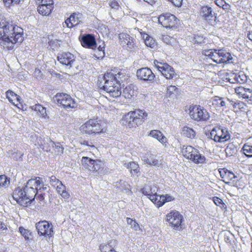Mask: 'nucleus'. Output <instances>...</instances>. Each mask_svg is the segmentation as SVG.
Masks as SVG:
<instances>
[{"label":"nucleus","instance_id":"f257e3e1","mask_svg":"<svg viewBox=\"0 0 252 252\" xmlns=\"http://www.w3.org/2000/svg\"><path fill=\"white\" fill-rule=\"evenodd\" d=\"M23 40L22 28L11 21L2 19L0 21V45L12 50L15 44L22 43Z\"/></svg>","mask_w":252,"mask_h":252},{"label":"nucleus","instance_id":"f03ea898","mask_svg":"<svg viewBox=\"0 0 252 252\" xmlns=\"http://www.w3.org/2000/svg\"><path fill=\"white\" fill-rule=\"evenodd\" d=\"M43 186V182L39 177L29 180L24 188H16L13 193V198L23 206H26L34 200L36 189L39 186Z\"/></svg>","mask_w":252,"mask_h":252},{"label":"nucleus","instance_id":"7ed1b4c3","mask_svg":"<svg viewBox=\"0 0 252 252\" xmlns=\"http://www.w3.org/2000/svg\"><path fill=\"white\" fill-rule=\"evenodd\" d=\"M147 115L144 111H129L123 117L121 123L126 127L132 128L141 125Z\"/></svg>","mask_w":252,"mask_h":252},{"label":"nucleus","instance_id":"20e7f679","mask_svg":"<svg viewBox=\"0 0 252 252\" xmlns=\"http://www.w3.org/2000/svg\"><path fill=\"white\" fill-rule=\"evenodd\" d=\"M122 75L121 72H118L117 74H114L112 72H107L104 75L101 77H98L97 85L101 90L105 91V88L106 86H112L115 85L116 82H120L117 79H120V76Z\"/></svg>","mask_w":252,"mask_h":252},{"label":"nucleus","instance_id":"39448f33","mask_svg":"<svg viewBox=\"0 0 252 252\" xmlns=\"http://www.w3.org/2000/svg\"><path fill=\"white\" fill-rule=\"evenodd\" d=\"M199 15L203 20L212 26H216L219 21L217 20V14L213 11L211 7L208 5L201 7L199 10Z\"/></svg>","mask_w":252,"mask_h":252},{"label":"nucleus","instance_id":"423d86ee","mask_svg":"<svg viewBox=\"0 0 252 252\" xmlns=\"http://www.w3.org/2000/svg\"><path fill=\"white\" fill-rule=\"evenodd\" d=\"M210 137L215 142L223 143L230 138V135L226 128L216 126L211 130Z\"/></svg>","mask_w":252,"mask_h":252},{"label":"nucleus","instance_id":"0eeeda50","mask_svg":"<svg viewBox=\"0 0 252 252\" xmlns=\"http://www.w3.org/2000/svg\"><path fill=\"white\" fill-rule=\"evenodd\" d=\"M82 132L88 134H96L103 132L102 126L95 120L91 119L81 127Z\"/></svg>","mask_w":252,"mask_h":252},{"label":"nucleus","instance_id":"6e6552de","mask_svg":"<svg viewBox=\"0 0 252 252\" xmlns=\"http://www.w3.org/2000/svg\"><path fill=\"white\" fill-rule=\"evenodd\" d=\"M55 98L57 103L64 109L75 108L77 106V103L75 100L66 94L58 93L55 95Z\"/></svg>","mask_w":252,"mask_h":252},{"label":"nucleus","instance_id":"1a4fd4ad","mask_svg":"<svg viewBox=\"0 0 252 252\" xmlns=\"http://www.w3.org/2000/svg\"><path fill=\"white\" fill-rule=\"evenodd\" d=\"M158 21L165 28L173 29L177 27L176 25L179 20L174 15L165 13L158 17Z\"/></svg>","mask_w":252,"mask_h":252},{"label":"nucleus","instance_id":"9d476101","mask_svg":"<svg viewBox=\"0 0 252 252\" xmlns=\"http://www.w3.org/2000/svg\"><path fill=\"white\" fill-rule=\"evenodd\" d=\"M166 221H168L174 229H178L181 228L183 220V216L176 211H172L167 214Z\"/></svg>","mask_w":252,"mask_h":252},{"label":"nucleus","instance_id":"9b49d317","mask_svg":"<svg viewBox=\"0 0 252 252\" xmlns=\"http://www.w3.org/2000/svg\"><path fill=\"white\" fill-rule=\"evenodd\" d=\"M35 226L38 234L41 236L51 237L54 234L52 225L47 221H40L36 223Z\"/></svg>","mask_w":252,"mask_h":252},{"label":"nucleus","instance_id":"f8f14e48","mask_svg":"<svg viewBox=\"0 0 252 252\" xmlns=\"http://www.w3.org/2000/svg\"><path fill=\"white\" fill-rule=\"evenodd\" d=\"M136 75L138 79L149 83L153 82L156 76L148 67H143L137 70Z\"/></svg>","mask_w":252,"mask_h":252},{"label":"nucleus","instance_id":"ddd939ff","mask_svg":"<svg viewBox=\"0 0 252 252\" xmlns=\"http://www.w3.org/2000/svg\"><path fill=\"white\" fill-rule=\"evenodd\" d=\"M82 45L85 48L94 50L96 48L97 43L94 36L92 34H86L80 37Z\"/></svg>","mask_w":252,"mask_h":252},{"label":"nucleus","instance_id":"4468645a","mask_svg":"<svg viewBox=\"0 0 252 252\" xmlns=\"http://www.w3.org/2000/svg\"><path fill=\"white\" fill-rule=\"evenodd\" d=\"M57 59L61 63L69 66V68L72 66L73 63L75 61L74 56L69 52L59 54Z\"/></svg>","mask_w":252,"mask_h":252},{"label":"nucleus","instance_id":"2eb2a0df","mask_svg":"<svg viewBox=\"0 0 252 252\" xmlns=\"http://www.w3.org/2000/svg\"><path fill=\"white\" fill-rule=\"evenodd\" d=\"M106 86L105 91L109 93L110 95L113 97H117L122 94L120 84L119 82H116L115 85L112 86Z\"/></svg>","mask_w":252,"mask_h":252},{"label":"nucleus","instance_id":"dca6fc26","mask_svg":"<svg viewBox=\"0 0 252 252\" xmlns=\"http://www.w3.org/2000/svg\"><path fill=\"white\" fill-rule=\"evenodd\" d=\"M219 172L222 181L226 184L229 185L231 180L237 177L232 172L226 168L220 169Z\"/></svg>","mask_w":252,"mask_h":252},{"label":"nucleus","instance_id":"f3484780","mask_svg":"<svg viewBox=\"0 0 252 252\" xmlns=\"http://www.w3.org/2000/svg\"><path fill=\"white\" fill-rule=\"evenodd\" d=\"M38 142V146L44 151L47 152H51L52 147H53L54 142L48 137H43Z\"/></svg>","mask_w":252,"mask_h":252},{"label":"nucleus","instance_id":"a211bd4d","mask_svg":"<svg viewBox=\"0 0 252 252\" xmlns=\"http://www.w3.org/2000/svg\"><path fill=\"white\" fill-rule=\"evenodd\" d=\"M142 159L145 162L150 165L159 166L161 164L160 161L157 158V156L152 154H147L143 157Z\"/></svg>","mask_w":252,"mask_h":252},{"label":"nucleus","instance_id":"6ab92c4d","mask_svg":"<svg viewBox=\"0 0 252 252\" xmlns=\"http://www.w3.org/2000/svg\"><path fill=\"white\" fill-rule=\"evenodd\" d=\"M163 68L160 70V72L162 73L166 79H172L175 75L174 68L168 64L164 65L162 66Z\"/></svg>","mask_w":252,"mask_h":252},{"label":"nucleus","instance_id":"aec40b11","mask_svg":"<svg viewBox=\"0 0 252 252\" xmlns=\"http://www.w3.org/2000/svg\"><path fill=\"white\" fill-rule=\"evenodd\" d=\"M135 88V86L132 84L126 86L123 89V92H122V94L126 98H131L136 93Z\"/></svg>","mask_w":252,"mask_h":252},{"label":"nucleus","instance_id":"412c9836","mask_svg":"<svg viewBox=\"0 0 252 252\" xmlns=\"http://www.w3.org/2000/svg\"><path fill=\"white\" fill-rule=\"evenodd\" d=\"M206 158L200 154L196 149L192 156H190V159L193 162L196 164H202L206 163Z\"/></svg>","mask_w":252,"mask_h":252},{"label":"nucleus","instance_id":"4be33fe9","mask_svg":"<svg viewBox=\"0 0 252 252\" xmlns=\"http://www.w3.org/2000/svg\"><path fill=\"white\" fill-rule=\"evenodd\" d=\"M53 8L54 5L53 4L47 5H39L37 7V11L41 15L48 16L52 12Z\"/></svg>","mask_w":252,"mask_h":252},{"label":"nucleus","instance_id":"5701e85b","mask_svg":"<svg viewBox=\"0 0 252 252\" xmlns=\"http://www.w3.org/2000/svg\"><path fill=\"white\" fill-rule=\"evenodd\" d=\"M196 149L194 148L191 146H183L182 148L181 152L183 156L188 159H190V156H192Z\"/></svg>","mask_w":252,"mask_h":252},{"label":"nucleus","instance_id":"b1692460","mask_svg":"<svg viewBox=\"0 0 252 252\" xmlns=\"http://www.w3.org/2000/svg\"><path fill=\"white\" fill-rule=\"evenodd\" d=\"M56 188L57 191L62 197L65 199L69 198L70 195L66 190V187L63 184L62 182L59 183Z\"/></svg>","mask_w":252,"mask_h":252},{"label":"nucleus","instance_id":"393cba45","mask_svg":"<svg viewBox=\"0 0 252 252\" xmlns=\"http://www.w3.org/2000/svg\"><path fill=\"white\" fill-rule=\"evenodd\" d=\"M220 58L218 62H220V63H229L232 59L231 54L224 50L220 49Z\"/></svg>","mask_w":252,"mask_h":252},{"label":"nucleus","instance_id":"a878e982","mask_svg":"<svg viewBox=\"0 0 252 252\" xmlns=\"http://www.w3.org/2000/svg\"><path fill=\"white\" fill-rule=\"evenodd\" d=\"M181 133L183 135L189 138H193L195 136L194 130L188 126H184L182 128Z\"/></svg>","mask_w":252,"mask_h":252},{"label":"nucleus","instance_id":"bb28decb","mask_svg":"<svg viewBox=\"0 0 252 252\" xmlns=\"http://www.w3.org/2000/svg\"><path fill=\"white\" fill-rule=\"evenodd\" d=\"M95 160L92 159L87 157H83L81 160L82 165L85 168L88 169L89 170H92V166L94 164Z\"/></svg>","mask_w":252,"mask_h":252},{"label":"nucleus","instance_id":"cd10ccee","mask_svg":"<svg viewBox=\"0 0 252 252\" xmlns=\"http://www.w3.org/2000/svg\"><path fill=\"white\" fill-rule=\"evenodd\" d=\"M150 135L158 140L161 143H165L166 140V138L162 135L161 132L158 130H151Z\"/></svg>","mask_w":252,"mask_h":252},{"label":"nucleus","instance_id":"c85d7f7f","mask_svg":"<svg viewBox=\"0 0 252 252\" xmlns=\"http://www.w3.org/2000/svg\"><path fill=\"white\" fill-rule=\"evenodd\" d=\"M115 186L121 190H125L126 192L130 191L129 185L125 181L120 180L119 182H115Z\"/></svg>","mask_w":252,"mask_h":252},{"label":"nucleus","instance_id":"c756f323","mask_svg":"<svg viewBox=\"0 0 252 252\" xmlns=\"http://www.w3.org/2000/svg\"><path fill=\"white\" fill-rule=\"evenodd\" d=\"M103 165V164L101 161L98 160H95L93 165L92 166L91 171L99 173L102 170Z\"/></svg>","mask_w":252,"mask_h":252},{"label":"nucleus","instance_id":"7c9ffc66","mask_svg":"<svg viewBox=\"0 0 252 252\" xmlns=\"http://www.w3.org/2000/svg\"><path fill=\"white\" fill-rule=\"evenodd\" d=\"M16 94L14 92L11 90H8L6 92V95L9 101L12 103L13 105L17 106L18 108H20V107L18 106V104H15V98L16 97Z\"/></svg>","mask_w":252,"mask_h":252},{"label":"nucleus","instance_id":"2f4dec72","mask_svg":"<svg viewBox=\"0 0 252 252\" xmlns=\"http://www.w3.org/2000/svg\"><path fill=\"white\" fill-rule=\"evenodd\" d=\"M226 104V102L223 100L222 98L218 97V98L214 99L212 102V105L215 107L216 110L219 108L224 106Z\"/></svg>","mask_w":252,"mask_h":252},{"label":"nucleus","instance_id":"473e14b6","mask_svg":"<svg viewBox=\"0 0 252 252\" xmlns=\"http://www.w3.org/2000/svg\"><path fill=\"white\" fill-rule=\"evenodd\" d=\"M10 184V178L5 175H0V188H6Z\"/></svg>","mask_w":252,"mask_h":252},{"label":"nucleus","instance_id":"72a5a7b5","mask_svg":"<svg viewBox=\"0 0 252 252\" xmlns=\"http://www.w3.org/2000/svg\"><path fill=\"white\" fill-rule=\"evenodd\" d=\"M128 168L129 169L131 174L133 175L136 174L139 172L138 164L134 162H130L128 164Z\"/></svg>","mask_w":252,"mask_h":252},{"label":"nucleus","instance_id":"f704fd0d","mask_svg":"<svg viewBox=\"0 0 252 252\" xmlns=\"http://www.w3.org/2000/svg\"><path fill=\"white\" fill-rule=\"evenodd\" d=\"M144 42L146 45L151 48H153L156 45L155 40L148 34H146V36H143Z\"/></svg>","mask_w":252,"mask_h":252},{"label":"nucleus","instance_id":"c9c22d12","mask_svg":"<svg viewBox=\"0 0 252 252\" xmlns=\"http://www.w3.org/2000/svg\"><path fill=\"white\" fill-rule=\"evenodd\" d=\"M242 150L244 154L248 157H252V144L249 145L248 143L244 145Z\"/></svg>","mask_w":252,"mask_h":252},{"label":"nucleus","instance_id":"e433bc0d","mask_svg":"<svg viewBox=\"0 0 252 252\" xmlns=\"http://www.w3.org/2000/svg\"><path fill=\"white\" fill-rule=\"evenodd\" d=\"M71 18L73 19L72 21L74 24V26L77 25L82 22V14L80 13H73L71 14Z\"/></svg>","mask_w":252,"mask_h":252},{"label":"nucleus","instance_id":"4c0bfd02","mask_svg":"<svg viewBox=\"0 0 252 252\" xmlns=\"http://www.w3.org/2000/svg\"><path fill=\"white\" fill-rule=\"evenodd\" d=\"M220 58V50L214 49L213 53L211 54V59H212L214 63H220V62H218Z\"/></svg>","mask_w":252,"mask_h":252},{"label":"nucleus","instance_id":"58836bf2","mask_svg":"<svg viewBox=\"0 0 252 252\" xmlns=\"http://www.w3.org/2000/svg\"><path fill=\"white\" fill-rule=\"evenodd\" d=\"M234 80L240 84L244 83L247 80V77L243 73L242 74L237 75L235 74Z\"/></svg>","mask_w":252,"mask_h":252},{"label":"nucleus","instance_id":"ea45409f","mask_svg":"<svg viewBox=\"0 0 252 252\" xmlns=\"http://www.w3.org/2000/svg\"><path fill=\"white\" fill-rule=\"evenodd\" d=\"M203 111H189V115L191 119L197 121H200V115L199 114H201Z\"/></svg>","mask_w":252,"mask_h":252},{"label":"nucleus","instance_id":"a19ab883","mask_svg":"<svg viewBox=\"0 0 252 252\" xmlns=\"http://www.w3.org/2000/svg\"><path fill=\"white\" fill-rule=\"evenodd\" d=\"M119 38L120 39H123V40L122 41V42H124V44H126L127 41L130 40V39L132 38L129 35L122 33L120 34Z\"/></svg>","mask_w":252,"mask_h":252},{"label":"nucleus","instance_id":"79ce46f5","mask_svg":"<svg viewBox=\"0 0 252 252\" xmlns=\"http://www.w3.org/2000/svg\"><path fill=\"white\" fill-rule=\"evenodd\" d=\"M20 233L25 237L26 239H28L31 233L29 230L21 226L19 228Z\"/></svg>","mask_w":252,"mask_h":252},{"label":"nucleus","instance_id":"37998d69","mask_svg":"<svg viewBox=\"0 0 252 252\" xmlns=\"http://www.w3.org/2000/svg\"><path fill=\"white\" fill-rule=\"evenodd\" d=\"M161 201H159L161 203L159 205H163L165 202H169L173 200L174 199V197L173 196L168 195L166 194L165 196L161 195Z\"/></svg>","mask_w":252,"mask_h":252},{"label":"nucleus","instance_id":"c03bdc74","mask_svg":"<svg viewBox=\"0 0 252 252\" xmlns=\"http://www.w3.org/2000/svg\"><path fill=\"white\" fill-rule=\"evenodd\" d=\"M227 102L228 103L227 104V105L229 104L233 105V108L236 109H240L241 108H243V105L244 103L242 102H238L237 103L234 102L233 101H229L228 99L227 100Z\"/></svg>","mask_w":252,"mask_h":252},{"label":"nucleus","instance_id":"a18cd8bd","mask_svg":"<svg viewBox=\"0 0 252 252\" xmlns=\"http://www.w3.org/2000/svg\"><path fill=\"white\" fill-rule=\"evenodd\" d=\"M21 0H3L5 5L9 7L11 5L18 4L20 2Z\"/></svg>","mask_w":252,"mask_h":252},{"label":"nucleus","instance_id":"49530a36","mask_svg":"<svg viewBox=\"0 0 252 252\" xmlns=\"http://www.w3.org/2000/svg\"><path fill=\"white\" fill-rule=\"evenodd\" d=\"M52 148H53L55 153L58 155L62 154L63 151V148L62 146L59 145H56L55 143L53 147H52Z\"/></svg>","mask_w":252,"mask_h":252},{"label":"nucleus","instance_id":"de8ad7c7","mask_svg":"<svg viewBox=\"0 0 252 252\" xmlns=\"http://www.w3.org/2000/svg\"><path fill=\"white\" fill-rule=\"evenodd\" d=\"M50 183L54 187H56L59 183H61L59 179H57L55 176H52L50 177Z\"/></svg>","mask_w":252,"mask_h":252},{"label":"nucleus","instance_id":"09e8293b","mask_svg":"<svg viewBox=\"0 0 252 252\" xmlns=\"http://www.w3.org/2000/svg\"><path fill=\"white\" fill-rule=\"evenodd\" d=\"M235 92L239 95H241L243 97L244 94L248 92V89H246L243 87H237L235 89Z\"/></svg>","mask_w":252,"mask_h":252},{"label":"nucleus","instance_id":"8fccbe9b","mask_svg":"<svg viewBox=\"0 0 252 252\" xmlns=\"http://www.w3.org/2000/svg\"><path fill=\"white\" fill-rule=\"evenodd\" d=\"M42 137H38L36 134L32 135L31 136V141L35 145H38V142L42 139Z\"/></svg>","mask_w":252,"mask_h":252},{"label":"nucleus","instance_id":"3c124183","mask_svg":"<svg viewBox=\"0 0 252 252\" xmlns=\"http://www.w3.org/2000/svg\"><path fill=\"white\" fill-rule=\"evenodd\" d=\"M154 64L156 67L158 69V70L159 71L160 70L162 69L163 66H164V65H167V63H162L161 62H158L157 60L154 61Z\"/></svg>","mask_w":252,"mask_h":252},{"label":"nucleus","instance_id":"603ef678","mask_svg":"<svg viewBox=\"0 0 252 252\" xmlns=\"http://www.w3.org/2000/svg\"><path fill=\"white\" fill-rule=\"evenodd\" d=\"M200 115V120L201 121H206L209 119L210 116L208 113V111H203L201 114H199Z\"/></svg>","mask_w":252,"mask_h":252},{"label":"nucleus","instance_id":"864d4df0","mask_svg":"<svg viewBox=\"0 0 252 252\" xmlns=\"http://www.w3.org/2000/svg\"><path fill=\"white\" fill-rule=\"evenodd\" d=\"M30 107L31 108V109H32V110H35V111H37V110H45V108L43 106H42V105L37 103V104H35L34 105H33V106H31Z\"/></svg>","mask_w":252,"mask_h":252},{"label":"nucleus","instance_id":"5fc2aeb1","mask_svg":"<svg viewBox=\"0 0 252 252\" xmlns=\"http://www.w3.org/2000/svg\"><path fill=\"white\" fill-rule=\"evenodd\" d=\"M99 249L101 252H108L110 250V246L108 245H100Z\"/></svg>","mask_w":252,"mask_h":252},{"label":"nucleus","instance_id":"6e6d98bb","mask_svg":"<svg viewBox=\"0 0 252 252\" xmlns=\"http://www.w3.org/2000/svg\"><path fill=\"white\" fill-rule=\"evenodd\" d=\"M243 98L248 99V101H250L252 100V91L248 89V92L244 94Z\"/></svg>","mask_w":252,"mask_h":252},{"label":"nucleus","instance_id":"4d7b16f0","mask_svg":"<svg viewBox=\"0 0 252 252\" xmlns=\"http://www.w3.org/2000/svg\"><path fill=\"white\" fill-rule=\"evenodd\" d=\"M189 110H203V108L199 105L192 104L189 105Z\"/></svg>","mask_w":252,"mask_h":252},{"label":"nucleus","instance_id":"13d9d810","mask_svg":"<svg viewBox=\"0 0 252 252\" xmlns=\"http://www.w3.org/2000/svg\"><path fill=\"white\" fill-rule=\"evenodd\" d=\"M109 5L112 8L116 10H118L120 7V5L118 2L115 0L110 1Z\"/></svg>","mask_w":252,"mask_h":252},{"label":"nucleus","instance_id":"bf43d9fd","mask_svg":"<svg viewBox=\"0 0 252 252\" xmlns=\"http://www.w3.org/2000/svg\"><path fill=\"white\" fill-rule=\"evenodd\" d=\"M73 19L71 18V15H70V17L67 18L65 21V23L66 26L68 28H71V27L74 26V24L72 21Z\"/></svg>","mask_w":252,"mask_h":252},{"label":"nucleus","instance_id":"052dcab7","mask_svg":"<svg viewBox=\"0 0 252 252\" xmlns=\"http://www.w3.org/2000/svg\"><path fill=\"white\" fill-rule=\"evenodd\" d=\"M134 39L132 37L130 40L129 41H127V43L126 44L127 47L129 48V49H132L133 48H134L135 44L134 43Z\"/></svg>","mask_w":252,"mask_h":252},{"label":"nucleus","instance_id":"680f3d73","mask_svg":"<svg viewBox=\"0 0 252 252\" xmlns=\"http://www.w3.org/2000/svg\"><path fill=\"white\" fill-rule=\"evenodd\" d=\"M60 41V40H51L49 42V44L54 48L58 47L60 46L59 42Z\"/></svg>","mask_w":252,"mask_h":252},{"label":"nucleus","instance_id":"e2e57ef3","mask_svg":"<svg viewBox=\"0 0 252 252\" xmlns=\"http://www.w3.org/2000/svg\"><path fill=\"white\" fill-rule=\"evenodd\" d=\"M213 201L214 203L217 206H220L221 204H223L222 200L218 197H214Z\"/></svg>","mask_w":252,"mask_h":252},{"label":"nucleus","instance_id":"0e129e2a","mask_svg":"<svg viewBox=\"0 0 252 252\" xmlns=\"http://www.w3.org/2000/svg\"><path fill=\"white\" fill-rule=\"evenodd\" d=\"M96 48H97L98 51L102 53V56H104L105 55L104 42H102L101 44L99 45L98 47H96Z\"/></svg>","mask_w":252,"mask_h":252},{"label":"nucleus","instance_id":"69168bd1","mask_svg":"<svg viewBox=\"0 0 252 252\" xmlns=\"http://www.w3.org/2000/svg\"><path fill=\"white\" fill-rule=\"evenodd\" d=\"M51 4L54 5V2L53 0H41V3L39 5H47L48 4Z\"/></svg>","mask_w":252,"mask_h":252},{"label":"nucleus","instance_id":"338daca9","mask_svg":"<svg viewBox=\"0 0 252 252\" xmlns=\"http://www.w3.org/2000/svg\"><path fill=\"white\" fill-rule=\"evenodd\" d=\"M148 196V198L154 203V202H156V197L158 196V194L155 193L154 194H147Z\"/></svg>","mask_w":252,"mask_h":252},{"label":"nucleus","instance_id":"774afa93","mask_svg":"<svg viewBox=\"0 0 252 252\" xmlns=\"http://www.w3.org/2000/svg\"><path fill=\"white\" fill-rule=\"evenodd\" d=\"M38 193L39 192H37V191L35 193L36 194L35 197H36L37 199L39 200L40 201H44V194H43L42 193H41V192H40V193L38 194Z\"/></svg>","mask_w":252,"mask_h":252}]
</instances>
